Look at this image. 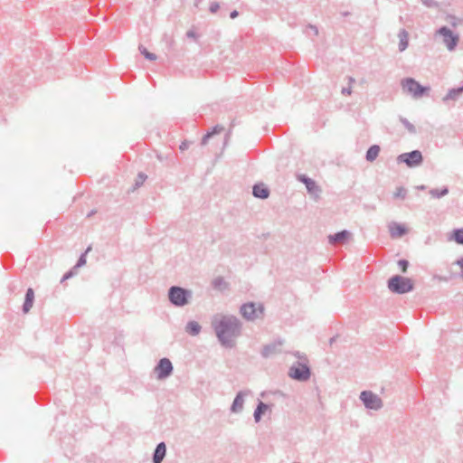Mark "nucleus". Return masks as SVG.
<instances>
[{"mask_svg":"<svg viewBox=\"0 0 463 463\" xmlns=\"http://www.w3.org/2000/svg\"><path fill=\"white\" fill-rule=\"evenodd\" d=\"M213 327L221 345L232 348L234 345L232 337L241 334V323L235 316H222L213 321Z\"/></svg>","mask_w":463,"mask_h":463,"instance_id":"nucleus-1","label":"nucleus"},{"mask_svg":"<svg viewBox=\"0 0 463 463\" xmlns=\"http://www.w3.org/2000/svg\"><path fill=\"white\" fill-rule=\"evenodd\" d=\"M167 297L173 306L183 307L191 302L193 292L180 286H171L168 288Z\"/></svg>","mask_w":463,"mask_h":463,"instance_id":"nucleus-2","label":"nucleus"},{"mask_svg":"<svg viewBox=\"0 0 463 463\" xmlns=\"http://www.w3.org/2000/svg\"><path fill=\"white\" fill-rule=\"evenodd\" d=\"M389 290L394 294L403 295L414 289L411 279L401 275H394L387 281Z\"/></svg>","mask_w":463,"mask_h":463,"instance_id":"nucleus-3","label":"nucleus"},{"mask_svg":"<svg viewBox=\"0 0 463 463\" xmlns=\"http://www.w3.org/2000/svg\"><path fill=\"white\" fill-rule=\"evenodd\" d=\"M288 376L298 382H307L311 376V370L306 362H295L288 370Z\"/></svg>","mask_w":463,"mask_h":463,"instance_id":"nucleus-4","label":"nucleus"},{"mask_svg":"<svg viewBox=\"0 0 463 463\" xmlns=\"http://www.w3.org/2000/svg\"><path fill=\"white\" fill-rule=\"evenodd\" d=\"M240 312L246 320L254 321L263 316L264 306L261 303L258 305L254 302L244 303L241 305Z\"/></svg>","mask_w":463,"mask_h":463,"instance_id":"nucleus-5","label":"nucleus"},{"mask_svg":"<svg viewBox=\"0 0 463 463\" xmlns=\"http://www.w3.org/2000/svg\"><path fill=\"white\" fill-rule=\"evenodd\" d=\"M359 398L368 410L379 411L383 406V400L372 391L361 392Z\"/></svg>","mask_w":463,"mask_h":463,"instance_id":"nucleus-6","label":"nucleus"},{"mask_svg":"<svg viewBox=\"0 0 463 463\" xmlns=\"http://www.w3.org/2000/svg\"><path fill=\"white\" fill-rule=\"evenodd\" d=\"M402 87L403 90L411 93L414 98H420L425 95L430 88L420 85L413 78H406L402 80Z\"/></svg>","mask_w":463,"mask_h":463,"instance_id":"nucleus-7","label":"nucleus"},{"mask_svg":"<svg viewBox=\"0 0 463 463\" xmlns=\"http://www.w3.org/2000/svg\"><path fill=\"white\" fill-rule=\"evenodd\" d=\"M398 164H405L408 167L413 168L423 163V156L420 150L402 153L397 156Z\"/></svg>","mask_w":463,"mask_h":463,"instance_id":"nucleus-8","label":"nucleus"},{"mask_svg":"<svg viewBox=\"0 0 463 463\" xmlns=\"http://www.w3.org/2000/svg\"><path fill=\"white\" fill-rule=\"evenodd\" d=\"M437 34L442 37L443 43L449 51H453L457 47L459 37L454 33L449 27L441 26L437 30Z\"/></svg>","mask_w":463,"mask_h":463,"instance_id":"nucleus-9","label":"nucleus"},{"mask_svg":"<svg viewBox=\"0 0 463 463\" xmlns=\"http://www.w3.org/2000/svg\"><path fill=\"white\" fill-rule=\"evenodd\" d=\"M173 370L174 367L172 362L165 357L161 358L155 367L156 377L159 380H164L169 377L173 373Z\"/></svg>","mask_w":463,"mask_h":463,"instance_id":"nucleus-10","label":"nucleus"},{"mask_svg":"<svg viewBox=\"0 0 463 463\" xmlns=\"http://www.w3.org/2000/svg\"><path fill=\"white\" fill-rule=\"evenodd\" d=\"M250 393L249 390H242L237 392L230 408L231 412L240 413L243 410L244 399Z\"/></svg>","mask_w":463,"mask_h":463,"instance_id":"nucleus-11","label":"nucleus"},{"mask_svg":"<svg viewBox=\"0 0 463 463\" xmlns=\"http://www.w3.org/2000/svg\"><path fill=\"white\" fill-rule=\"evenodd\" d=\"M282 345L283 341L281 339H279L277 341H274L273 343L264 345L260 352L261 356L264 358H269L274 354L280 352L279 347Z\"/></svg>","mask_w":463,"mask_h":463,"instance_id":"nucleus-12","label":"nucleus"},{"mask_svg":"<svg viewBox=\"0 0 463 463\" xmlns=\"http://www.w3.org/2000/svg\"><path fill=\"white\" fill-rule=\"evenodd\" d=\"M351 233L347 230H342L334 234L328 236V241L330 244L345 243L350 237Z\"/></svg>","mask_w":463,"mask_h":463,"instance_id":"nucleus-13","label":"nucleus"},{"mask_svg":"<svg viewBox=\"0 0 463 463\" xmlns=\"http://www.w3.org/2000/svg\"><path fill=\"white\" fill-rule=\"evenodd\" d=\"M298 180L306 185L307 191L309 194H317V193L320 192V189L317 186V183L307 175H300L298 176Z\"/></svg>","mask_w":463,"mask_h":463,"instance_id":"nucleus-14","label":"nucleus"},{"mask_svg":"<svg viewBox=\"0 0 463 463\" xmlns=\"http://www.w3.org/2000/svg\"><path fill=\"white\" fill-rule=\"evenodd\" d=\"M269 189L262 183L255 184L252 187V194L255 198L267 199L269 196Z\"/></svg>","mask_w":463,"mask_h":463,"instance_id":"nucleus-15","label":"nucleus"},{"mask_svg":"<svg viewBox=\"0 0 463 463\" xmlns=\"http://www.w3.org/2000/svg\"><path fill=\"white\" fill-rule=\"evenodd\" d=\"M166 454V446L165 442H160L156 445L153 453V463H162Z\"/></svg>","mask_w":463,"mask_h":463,"instance_id":"nucleus-16","label":"nucleus"},{"mask_svg":"<svg viewBox=\"0 0 463 463\" xmlns=\"http://www.w3.org/2000/svg\"><path fill=\"white\" fill-rule=\"evenodd\" d=\"M462 93H463V85L457 87V88L449 89V91L447 92V94L443 97L442 100L445 103H447L450 100L456 101L459 99V97L462 95Z\"/></svg>","mask_w":463,"mask_h":463,"instance_id":"nucleus-17","label":"nucleus"},{"mask_svg":"<svg viewBox=\"0 0 463 463\" xmlns=\"http://www.w3.org/2000/svg\"><path fill=\"white\" fill-rule=\"evenodd\" d=\"M34 302V291L32 288H28L25 293L24 302L23 305V312L28 313Z\"/></svg>","mask_w":463,"mask_h":463,"instance_id":"nucleus-18","label":"nucleus"},{"mask_svg":"<svg viewBox=\"0 0 463 463\" xmlns=\"http://www.w3.org/2000/svg\"><path fill=\"white\" fill-rule=\"evenodd\" d=\"M269 408V406L267 403L261 401L258 402L257 407L255 408L253 412V418L256 423L260 421L262 415L268 411Z\"/></svg>","mask_w":463,"mask_h":463,"instance_id":"nucleus-19","label":"nucleus"},{"mask_svg":"<svg viewBox=\"0 0 463 463\" xmlns=\"http://www.w3.org/2000/svg\"><path fill=\"white\" fill-rule=\"evenodd\" d=\"M380 150H381L380 146H378V145L371 146L366 151L365 159L368 162H373L379 156Z\"/></svg>","mask_w":463,"mask_h":463,"instance_id":"nucleus-20","label":"nucleus"},{"mask_svg":"<svg viewBox=\"0 0 463 463\" xmlns=\"http://www.w3.org/2000/svg\"><path fill=\"white\" fill-rule=\"evenodd\" d=\"M407 230L406 228L399 223H392V225L390 226V233L392 237H401L406 233Z\"/></svg>","mask_w":463,"mask_h":463,"instance_id":"nucleus-21","label":"nucleus"},{"mask_svg":"<svg viewBox=\"0 0 463 463\" xmlns=\"http://www.w3.org/2000/svg\"><path fill=\"white\" fill-rule=\"evenodd\" d=\"M399 39H400V42H399V51L400 52H403L407 47H408V44H409V41H408V33L405 29H402L400 32H399Z\"/></svg>","mask_w":463,"mask_h":463,"instance_id":"nucleus-22","label":"nucleus"},{"mask_svg":"<svg viewBox=\"0 0 463 463\" xmlns=\"http://www.w3.org/2000/svg\"><path fill=\"white\" fill-rule=\"evenodd\" d=\"M202 326L196 321H189L186 324L185 331L191 335H197L201 332Z\"/></svg>","mask_w":463,"mask_h":463,"instance_id":"nucleus-23","label":"nucleus"},{"mask_svg":"<svg viewBox=\"0 0 463 463\" xmlns=\"http://www.w3.org/2000/svg\"><path fill=\"white\" fill-rule=\"evenodd\" d=\"M449 194V187L448 186H442L441 188H433L430 190V194L433 198L439 199Z\"/></svg>","mask_w":463,"mask_h":463,"instance_id":"nucleus-24","label":"nucleus"},{"mask_svg":"<svg viewBox=\"0 0 463 463\" xmlns=\"http://www.w3.org/2000/svg\"><path fill=\"white\" fill-rule=\"evenodd\" d=\"M138 50L140 53L149 61H156L157 58V56L155 53L148 52L147 49L143 45H139Z\"/></svg>","mask_w":463,"mask_h":463,"instance_id":"nucleus-25","label":"nucleus"},{"mask_svg":"<svg viewBox=\"0 0 463 463\" xmlns=\"http://www.w3.org/2000/svg\"><path fill=\"white\" fill-rule=\"evenodd\" d=\"M452 238L458 244L463 245V228L455 229Z\"/></svg>","mask_w":463,"mask_h":463,"instance_id":"nucleus-26","label":"nucleus"},{"mask_svg":"<svg viewBox=\"0 0 463 463\" xmlns=\"http://www.w3.org/2000/svg\"><path fill=\"white\" fill-rule=\"evenodd\" d=\"M400 121L411 134L416 133V128L407 118L400 117Z\"/></svg>","mask_w":463,"mask_h":463,"instance_id":"nucleus-27","label":"nucleus"},{"mask_svg":"<svg viewBox=\"0 0 463 463\" xmlns=\"http://www.w3.org/2000/svg\"><path fill=\"white\" fill-rule=\"evenodd\" d=\"M90 250V247H89L85 252L81 253L80 256L79 257L75 266L73 267V269H76L78 268H80L82 266H84L86 264V255L88 253V251Z\"/></svg>","mask_w":463,"mask_h":463,"instance_id":"nucleus-28","label":"nucleus"},{"mask_svg":"<svg viewBox=\"0 0 463 463\" xmlns=\"http://www.w3.org/2000/svg\"><path fill=\"white\" fill-rule=\"evenodd\" d=\"M146 177V175H145L144 173H139L135 180L133 190L139 188L144 184Z\"/></svg>","mask_w":463,"mask_h":463,"instance_id":"nucleus-29","label":"nucleus"},{"mask_svg":"<svg viewBox=\"0 0 463 463\" xmlns=\"http://www.w3.org/2000/svg\"><path fill=\"white\" fill-rule=\"evenodd\" d=\"M406 195L407 190L402 186L398 187L393 194V197L399 199H405Z\"/></svg>","mask_w":463,"mask_h":463,"instance_id":"nucleus-30","label":"nucleus"},{"mask_svg":"<svg viewBox=\"0 0 463 463\" xmlns=\"http://www.w3.org/2000/svg\"><path fill=\"white\" fill-rule=\"evenodd\" d=\"M224 130V128L222 126H220V125H215L214 127L212 128V129L210 131H208L207 133L208 134H211V137L216 135V134H219L221 133L222 131Z\"/></svg>","mask_w":463,"mask_h":463,"instance_id":"nucleus-31","label":"nucleus"},{"mask_svg":"<svg viewBox=\"0 0 463 463\" xmlns=\"http://www.w3.org/2000/svg\"><path fill=\"white\" fill-rule=\"evenodd\" d=\"M397 264L402 272H405L409 267V261L404 259L399 260Z\"/></svg>","mask_w":463,"mask_h":463,"instance_id":"nucleus-32","label":"nucleus"},{"mask_svg":"<svg viewBox=\"0 0 463 463\" xmlns=\"http://www.w3.org/2000/svg\"><path fill=\"white\" fill-rule=\"evenodd\" d=\"M224 283V279L222 277H217L213 280V286L215 288H220Z\"/></svg>","mask_w":463,"mask_h":463,"instance_id":"nucleus-33","label":"nucleus"},{"mask_svg":"<svg viewBox=\"0 0 463 463\" xmlns=\"http://www.w3.org/2000/svg\"><path fill=\"white\" fill-rule=\"evenodd\" d=\"M421 3L427 7H436L438 3L435 0H420Z\"/></svg>","mask_w":463,"mask_h":463,"instance_id":"nucleus-34","label":"nucleus"},{"mask_svg":"<svg viewBox=\"0 0 463 463\" xmlns=\"http://www.w3.org/2000/svg\"><path fill=\"white\" fill-rule=\"evenodd\" d=\"M220 8V5L218 2H213L211 3L210 6H209V11L212 13V14H215Z\"/></svg>","mask_w":463,"mask_h":463,"instance_id":"nucleus-35","label":"nucleus"},{"mask_svg":"<svg viewBox=\"0 0 463 463\" xmlns=\"http://www.w3.org/2000/svg\"><path fill=\"white\" fill-rule=\"evenodd\" d=\"M73 270H74V269H73V268H72L71 270L67 271V272L62 276V278H61V282H63V281H65V280H67V279H69L72 278V277L74 276V271H73Z\"/></svg>","mask_w":463,"mask_h":463,"instance_id":"nucleus-36","label":"nucleus"},{"mask_svg":"<svg viewBox=\"0 0 463 463\" xmlns=\"http://www.w3.org/2000/svg\"><path fill=\"white\" fill-rule=\"evenodd\" d=\"M186 37H188V38H192V39H194V40H195V41H196V40L199 38V35L195 33V31H194V30H189V31H187V33H186Z\"/></svg>","mask_w":463,"mask_h":463,"instance_id":"nucleus-37","label":"nucleus"},{"mask_svg":"<svg viewBox=\"0 0 463 463\" xmlns=\"http://www.w3.org/2000/svg\"><path fill=\"white\" fill-rule=\"evenodd\" d=\"M211 137H211V134H208V133L204 134V135H203V138H202L201 145H202V146L206 145V144H207V142H208V140H209Z\"/></svg>","mask_w":463,"mask_h":463,"instance_id":"nucleus-38","label":"nucleus"},{"mask_svg":"<svg viewBox=\"0 0 463 463\" xmlns=\"http://www.w3.org/2000/svg\"><path fill=\"white\" fill-rule=\"evenodd\" d=\"M456 264L458 265L461 269V271H460V277L463 278V257L458 259L457 261H456Z\"/></svg>","mask_w":463,"mask_h":463,"instance_id":"nucleus-39","label":"nucleus"},{"mask_svg":"<svg viewBox=\"0 0 463 463\" xmlns=\"http://www.w3.org/2000/svg\"><path fill=\"white\" fill-rule=\"evenodd\" d=\"M189 147V143L187 141H184L181 143V145L179 146V149L181 151H184L186 150L187 148Z\"/></svg>","mask_w":463,"mask_h":463,"instance_id":"nucleus-40","label":"nucleus"},{"mask_svg":"<svg viewBox=\"0 0 463 463\" xmlns=\"http://www.w3.org/2000/svg\"><path fill=\"white\" fill-rule=\"evenodd\" d=\"M343 95H350L352 92L351 87L343 88L341 90Z\"/></svg>","mask_w":463,"mask_h":463,"instance_id":"nucleus-41","label":"nucleus"},{"mask_svg":"<svg viewBox=\"0 0 463 463\" xmlns=\"http://www.w3.org/2000/svg\"><path fill=\"white\" fill-rule=\"evenodd\" d=\"M294 355H295L296 357H298V359H301V360H307V356H306L305 354H301V353H300V352H298V351H296V352L294 353Z\"/></svg>","mask_w":463,"mask_h":463,"instance_id":"nucleus-42","label":"nucleus"},{"mask_svg":"<svg viewBox=\"0 0 463 463\" xmlns=\"http://www.w3.org/2000/svg\"><path fill=\"white\" fill-rule=\"evenodd\" d=\"M307 28L310 29L313 32L314 35H317L318 34V29H317V27L316 25L309 24L307 26Z\"/></svg>","mask_w":463,"mask_h":463,"instance_id":"nucleus-43","label":"nucleus"},{"mask_svg":"<svg viewBox=\"0 0 463 463\" xmlns=\"http://www.w3.org/2000/svg\"><path fill=\"white\" fill-rule=\"evenodd\" d=\"M458 21V19L456 16H449V23H450L453 26H456V25H457Z\"/></svg>","mask_w":463,"mask_h":463,"instance_id":"nucleus-44","label":"nucleus"},{"mask_svg":"<svg viewBox=\"0 0 463 463\" xmlns=\"http://www.w3.org/2000/svg\"><path fill=\"white\" fill-rule=\"evenodd\" d=\"M239 16V12L237 10H233L230 13V17L232 19H235Z\"/></svg>","mask_w":463,"mask_h":463,"instance_id":"nucleus-45","label":"nucleus"},{"mask_svg":"<svg viewBox=\"0 0 463 463\" xmlns=\"http://www.w3.org/2000/svg\"><path fill=\"white\" fill-rule=\"evenodd\" d=\"M96 211L95 210H91L88 214H87V217H91L95 214Z\"/></svg>","mask_w":463,"mask_h":463,"instance_id":"nucleus-46","label":"nucleus"},{"mask_svg":"<svg viewBox=\"0 0 463 463\" xmlns=\"http://www.w3.org/2000/svg\"><path fill=\"white\" fill-rule=\"evenodd\" d=\"M201 1H202V0H195V1H194V6H195L196 8H198V7H199V5H200Z\"/></svg>","mask_w":463,"mask_h":463,"instance_id":"nucleus-47","label":"nucleus"},{"mask_svg":"<svg viewBox=\"0 0 463 463\" xmlns=\"http://www.w3.org/2000/svg\"><path fill=\"white\" fill-rule=\"evenodd\" d=\"M335 338H336V336H333V337H331V338L329 339V344H330V345H333V343H335Z\"/></svg>","mask_w":463,"mask_h":463,"instance_id":"nucleus-48","label":"nucleus"},{"mask_svg":"<svg viewBox=\"0 0 463 463\" xmlns=\"http://www.w3.org/2000/svg\"><path fill=\"white\" fill-rule=\"evenodd\" d=\"M348 80H349V82H350V83L354 82V78H352V77H348Z\"/></svg>","mask_w":463,"mask_h":463,"instance_id":"nucleus-49","label":"nucleus"},{"mask_svg":"<svg viewBox=\"0 0 463 463\" xmlns=\"http://www.w3.org/2000/svg\"><path fill=\"white\" fill-rule=\"evenodd\" d=\"M425 188H426V187H425V185H423V184L418 187V189H420V190H424Z\"/></svg>","mask_w":463,"mask_h":463,"instance_id":"nucleus-50","label":"nucleus"}]
</instances>
